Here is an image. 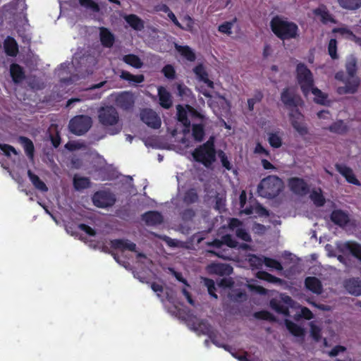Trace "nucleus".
<instances>
[{"label":"nucleus","instance_id":"1","mask_svg":"<svg viewBox=\"0 0 361 361\" xmlns=\"http://www.w3.org/2000/svg\"><path fill=\"white\" fill-rule=\"evenodd\" d=\"M281 101L287 109L291 110L289 117L293 128L300 135H307L308 129L306 125L299 122V120L303 118L302 114L298 109V107L303 103L300 96L295 93L293 88L286 87L281 93Z\"/></svg>","mask_w":361,"mask_h":361},{"label":"nucleus","instance_id":"2","mask_svg":"<svg viewBox=\"0 0 361 361\" xmlns=\"http://www.w3.org/2000/svg\"><path fill=\"white\" fill-rule=\"evenodd\" d=\"M270 27L272 32L283 41L295 39L299 36L297 24L281 16H275L271 18Z\"/></svg>","mask_w":361,"mask_h":361},{"label":"nucleus","instance_id":"3","mask_svg":"<svg viewBox=\"0 0 361 361\" xmlns=\"http://www.w3.org/2000/svg\"><path fill=\"white\" fill-rule=\"evenodd\" d=\"M346 73L348 75L345 85L338 87L336 92L338 94H355L360 85V79L356 75L357 71V59L354 55L347 57L345 64Z\"/></svg>","mask_w":361,"mask_h":361},{"label":"nucleus","instance_id":"4","mask_svg":"<svg viewBox=\"0 0 361 361\" xmlns=\"http://www.w3.org/2000/svg\"><path fill=\"white\" fill-rule=\"evenodd\" d=\"M284 183L281 178L274 175L264 178L257 185L259 196L267 199L276 197L283 190Z\"/></svg>","mask_w":361,"mask_h":361},{"label":"nucleus","instance_id":"5","mask_svg":"<svg viewBox=\"0 0 361 361\" xmlns=\"http://www.w3.org/2000/svg\"><path fill=\"white\" fill-rule=\"evenodd\" d=\"M215 140L211 136L207 142L197 146L192 152L193 159L205 167H209L216 159Z\"/></svg>","mask_w":361,"mask_h":361},{"label":"nucleus","instance_id":"6","mask_svg":"<svg viewBox=\"0 0 361 361\" xmlns=\"http://www.w3.org/2000/svg\"><path fill=\"white\" fill-rule=\"evenodd\" d=\"M296 80L304 95H307L314 85L313 74L303 63L296 66Z\"/></svg>","mask_w":361,"mask_h":361},{"label":"nucleus","instance_id":"7","mask_svg":"<svg viewBox=\"0 0 361 361\" xmlns=\"http://www.w3.org/2000/svg\"><path fill=\"white\" fill-rule=\"evenodd\" d=\"M92 126V120L90 116L78 115L71 119L68 128L73 134L80 136L86 133Z\"/></svg>","mask_w":361,"mask_h":361},{"label":"nucleus","instance_id":"8","mask_svg":"<svg viewBox=\"0 0 361 361\" xmlns=\"http://www.w3.org/2000/svg\"><path fill=\"white\" fill-rule=\"evenodd\" d=\"M98 119L104 126H114L119 121V114L116 108L112 106H106L99 110Z\"/></svg>","mask_w":361,"mask_h":361},{"label":"nucleus","instance_id":"9","mask_svg":"<svg viewBox=\"0 0 361 361\" xmlns=\"http://www.w3.org/2000/svg\"><path fill=\"white\" fill-rule=\"evenodd\" d=\"M92 200L93 204L98 208H106L113 206L116 198L114 193L109 190H99L95 192L92 197Z\"/></svg>","mask_w":361,"mask_h":361},{"label":"nucleus","instance_id":"10","mask_svg":"<svg viewBox=\"0 0 361 361\" xmlns=\"http://www.w3.org/2000/svg\"><path fill=\"white\" fill-rule=\"evenodd\" d=\"M288 186L290 190L296 195L305 196L310 192L307 183L302 178L292 177L288 179Z\"/></svg>","mask_w":361,"mask_h":361},{"label":"nucleus","instance_id":"11","mask_svg":"<svg viewBox=\"0 0 361 361\" xmlns=\"http://www.w3.org/2000/svg\"><path fill=\"white\" fill-rule=\"evenodd\" d=\"M140 119L147 126L153 129H158L161 125L160 117L151 109H142L140 112Z\"/></svg>","mask_w":361,"mask_h":361},{"label":"nucleus","instance_id":"12","mask_svg":"<svg viewBox=\"0 0 361 361\" xmlns=\"http://www.w3.org/2000/svg\"><path fill=\"white\" fill-rule=\"evenodd\" d=\"M115 102L118 108L127 111L133 108L135 99L130 92L124 91L116 96Z\"/></svg>","mask_w":361,"mask_h":361},{"label":"nucleus","instance_id":"13","mask_svg":"<svg viewBox=\"0 0 361 361\" xmlns=\"http://www.w3.org/2000/svg\"><path fill=\"white\" fill-rule=\"evenodd\" d=\"M207 271L210 274H216L221 276H229L233 272V267L227 264L211 263L207 266Z\"/></svg>","mask_w":361,"mask_h":361},{"label":"nucleus","instance_id":"14","mask_svg":"<svg viewBox=\"0 0 361 361\" xmlns=\"http://www.w3.org/2000/svg\"><path fill=\"white\" fill-rule=\"evenodd\" d=\"M335 167L336 171L345 178L348 183L357 186L361 185V183L357 180L351 168L340 164H336Z\"/></svg>","mask_w":361,"mask_h":361},{"label":"nucleus","instance_id":"15","mask_svg":"<svg viewBox=\"0 0 361 361\" xmlns=\"http://www.w3.org/2000/svg\"><path fill=\"white\" fill-rule=\"evenodd\" d=\"M335 167L336 171L345 178L348 183L357 186L361 185V183L357 180L351 168L340 164H336Z\"/></svg>","mask_w":361,"mask_h":361},{"label":"nucleus","instance_id":"16","mask_svg":"<svg viewBox=\"0 0 361 361\" xmlns=\"http://www.w3.org/2000/svg\"><path fill=\"white\" fill-rule=\"evenodd\" d=\"M343 253L349 252L361 262V245L355 241H347L341 246Z\"/></svg>","mask_w":361,"mask_h":361},{"label":"nucleus","instance_id":"17","mask_svg":"<svg viewBox=\"0 0 361 361\" xmlns=\"http://www.w3.org/2000/svg\"><path fill=\"white\" fill-rule=\"evenodd\" d=\"M111 247L121 251H136V244L128 239H114L110 241Z\"/></svg>","mask_w":361,"mask_h":361},{"label":"nucleus","instance_id":"18","mask_svg":"<svg viewBox=\"0 0 361 361\" xmlns=\"http://www.w3.org/2000/svg\"><path fill=\"white\" fill-rule=\"evenodd\" d=\"M99 30V39L102 45L106 48H111L115 42L114 35L106 27H100Z\"/></svg>","mask_w":361,"mask_h":361},{"label":"nucleus","instance_id":"19","mask_svg":"<svg viewBox=\"0 0 361 361\" xmlns=\"http://www.w3.org/2000/svg\"><path fill=\"white\" fill-rule=\"evenodd\" d=\"M346 290L355 296L361 295V280L359 278H351L344 281Z\"/></svg>","mask_w":361,"mask_h":361},{"label":"nucleus","instance_id":"20","mask_svg":"<svg viewBox=\"0 0 361 361\" xmlns=\"http://www.w3.org/2000/svg\"><path fill=\"white\" fill-rule=\"evenodd\" d=\"M142 219L148 226H156L163 222L161 214L157 211H149L142 215Z\"/></svg>","mask_w":361,"mask_h":361},{"label":"nucleus","instance_id":"21","mask_svg":"<svg viewBox=\"0 0 361 361\" xmlns=\"http://www.w3.org/2000/svg\"><path fill=\"white\" fill-rule=\"evenodd\" d=\"M158 96L159 104L162 108L169 109L172 106L171 94L164 87L161 86L158 88Z\"/></svg>","mask_w":361,"mask_h":361},{"label":"nucleus","instance_id":"22","mask_svg":"<svg viewBox=\"0 0 361 361\" xmlns=\"http://www.w3.org/2000/svg\"><path fill=\"white\" fill-rule=\"evenodd\" d=\"M10 75L15 84H19L25 79V73L22 66L18 63L10 66Z\"/></svg>","mask_w":361,"mask_h":361},{"label":"nucleus","instance_id":"23","mask_svg":"<svg viewBox=\"0 0 361 361\" xmlns=\"http://www.w3.org/2000/svg\"><path fill=\"white\" fill-rule=\"evenodd\" d=\"M193 72L195 74L197 78L200 81L203 82L204 83L207 84V85L210 88L214 87V82H213V81H212L211 80L209 79L208 73L207 72L203 64L200 63V64L197 65L193 68Z\"/></svg>","mask_w":361,"mask_h":361},{"label":"nucleus","instance_id":"24","mask_svg":"<svg viewBox=\"0 0 361 361\" xmlns=\"http://www.w3.org/2000/svg\"><path fill=\"white\" fill-rule=\"evenodd\" d=\"M305 286L307 289L310 290L317 295L321 294L323 290L322 282L315 276H308L305 279Z\"/></svg>","mask_w":361,"mask_h":361},{"label":"nucleus","instance_id":"25","mask_svg":"<svg viewBox=\"0 0 361 361\" xmlns=\"http://www.w3.org/2000/svg\"><path fill=\"white\" fill-rule=\"evenodd\" d=\"M333 223L341 227H343L349 222V217L346 213L341 209L334 210L330 216Z\"/></svg>","mask_w":361,"mask_h":361},{"label":"nucleus","instance_id":"26","mask_svg":"<svg viewBox=\"0 0 361 361\" xmlns=\"http://www.w3.org/2000/svg\"><path fill=\"white\" fill-rule=\"evenodd\" d=\"M194 331L207 335L208 336L214 331L211 324L205 319H196V322L193 323Z\"/></svg>","mask_w":361,"mask_h":361},{"label":"nucleus","instance_id":"27","mask_svg":"<svg viewBox=\"0 0 361 361\" xmlns=\"http://www.w3.org/2000/svg\"><path fill=\"white\" fill-rule=\"evenodd\" d=\"M313 13L316 16L320 18V20L323 24H327L328 23H336L335 19L332 17L326 7L324 5L314 9Z\"/></svg>","mask_w":361,"mask_h":361},{"label":"nucleus","instance_id":"28","mask_svg":"<svg viewBox=\"0 0 361 361\" xmlns=\"http://www.w3.org/2000/svg\"><path fill=\"white\" fill-rule=\"evenodd\" d=\"M4 50L9 56H16L18 52V45L16 39L11 37H8L4 41Z\"/></svg>","mask_w":361,"mask_h":361},{"label":"nucleus","instance_id":"29","mask_svg":"<svg viewBox=\"0 0 361 361\" xmlns=\"http://www.w3.org/2000/svg\"><path fill=\"white\" fill-rule=\"evenodd\" d=\"M27 176L37 190L43 192L48 191V187L44 182L42 181L39 176L35 174L31 170L27 171Z\"/></svg>","mask_w":361,"mask_h":361},{"label":"nucleus","instance_id":"30","mask_svg":"<svg viewBox=\"0 0 361 361\" xmlns=\"http://www.w3.org/2000/svg\"><path fill=\"white\" fill-rule=\"evenodd\" d=\"M18 140L19 142L23 147L26 155L30 159H33L35 153V147L32 141L25 136H20Z\"/></svg>","mask_w":361,"mask_h":361},{"label":"nucleus","instance_id":"31","mask_svg":"<svg viewBox=\"0 0 361 361\" xmlns=\"http://www.w3.org/2000/svg\"><path fill=\"white\" fill-rule=\"evenodd\" d=\"M122 61L125 63L137 69L141 68L143 66V62L142 60L138 56L134 54L124 55L122 57Z\"/></svg>","mask_w":361,"mask_h":361},{"label":"nucleus","instance_id":"32","mask_svg":"<svg viewBox=\"0 0 361 361\" xmlns=\"http://www.w3.org/2000/svg\"><path fill=\"white\" fill-rule=\"evenodd\" d=\"M129 25L135 30L140 31L144 28V22L135 14H130L125 18Z\"/></svg>","mask_w":361,"mask_h":361},{"label":"nucleus","instance_id":"33","mask_svg":"<svg viewBox=\"0 0 361 361\" xmlns=\"http://www.w3.org/2000/svg\"><path fill=\"white\" fill-rule=\"evenodd\" d=\"M120 78L122 80H127L129 82L134 84H140L145 80V77L143 75H133L127 71H121Z\"/></svg>","mask_w":361,"mask_h":361},{"label":"nucleus","instance_id":"34","mask_svg":"<svg viewBox=\"0 0 361 361\" xmlns=\"http://www.w3.org/2000/svg\"><path fill=\"white\" fill-rule=\"evenodd\" d=\"M175 47L176 50L188 61L192 62L196 59L195 54L190 47L187 45L180 46L176 44Z\"/></svg>","mask_w":361,"mask_h":361},{"label":"nucleus","instance_id":"35","mask_svg":"<svg viewBox=\"0 0 361 361\" xmlns=\"http://www.w3.org/2000/svg\"><path fill=\"white\" fill-rule=\"evenodd\" d=\"M177 118L186 128L190 126V121L188 118L187 110L180 104L177 105Z\"/></svg>","mask_w":361,"mask_h":361},{"label":"nucleus","instance_id":"36","mask_svg":"<svg viewBox=\"0 0 361 361\" xmlns=\"http://www.w3.org/2000/svg\"><path fill=\"white\" fill-rule=\"evenodd\" d=\"M286 326L291 334L296 337L303 336L305 335V330L300 326L294 323L292 321L286 319L285 321Z\"/></svg>","mask_w":361,"mask_h":361},{"label":"nucleus","instance_id":"37","mask_svg":"<svg viewBox=\"0 0 361 361\" xmlns=\"http://www.w3.org/2000/svg\"><path fill=\"white\" fill-rule=\"evenodd\" d=\"M327 129L331 133L343 135L348 131V128L343 120H338L329 126Z\"/></svg>","mask_w":361,"mask_h":361},{"label":"nucleus","instance_id":"38","mask_svg":"<svg viewBox=\"0 0 361 361\" xmlns=\"http://www.w3.org/2000/svg\"><path fill=\"white\" fill-rule=\"evenodd\" d=\"M310 198L317 207H322L326 202L320 188H319L318 190H312L310 192Z\"/></svg>","mask_w":361,"mask_h":361},{"label":"nucleus","instance_id":"39","mask_svg":"<svg viewBox=\"0 0 361 361\" xmlns=\"http://www.w3.org/2000/svg\"><path fill=\"white\" fill-rule=\"evenodd\" d=\"M340 6L347 10L355 11L361 7V0H338Z\"/></svg>","mask_w":361,"mask_h":361},{"label":"nucleus","instance_id":"40","mask_svg":"<svg viewBox=\"0 0 361 361\" xmlns=\"http://www.w3.org/2000/svg\"><path fill=\"white\" fill-rule=\"evenodd\" d=\"M205 135L202 124H193L192 126V135L196 142H202Z\"/></svg>","mask_w":361,"mask_h":361},{"label":"nucleus","instance_id":"41","mask_svg":"<svg viewBox=\"0 0 361 361\" xmlns=\"http://www.w3.org/2000/svg\"><path fill=\"white\" fill-rule=\"evenodd\" d=\"M270 307L277 313L283 314L286 316L289 314L288 307L285 306L281 303V301H279L276 299L273 298L270 300Z\"/></svg>","mask_w":361,"mask_h":361},{"label":"nucleus","instance_id":"42","mask_svg":"<svg viewBox=\"0 0 361 361\" xmlns=\"http://www.w3.org/2000/svg\"><path fill=\"white\" fill-rule=\"evenodd\" d=\"M73 186L76 190L86 189L90 186V180L86 177H74Z\"/></svg>","mask_w":361,"mask_h":361},{"label":"nucleus","instance_id":"43","mask_svg":"<svg viewBox=\"0 0 361 361\" xmlns=\"http://www.w3.org/2000/svg\"><path fill=\"white\" fill-rule=\"evenodd\" d=\"M199 197L194 188L187 190L183 197V202L187 204H191L198 201Z\"/></svg>","mask_w":361,"mask_h":361},{"label":"nucleus","instance_id":"44","mask_svg":"<svg viewBox=\"0 0 361 361\" xmlns=\"http://www.w3.org/2000/svg\"><path fill=\"white\" fill-rule=\"evenodd\" d=\"M223 348L226 351L229 352L231 355L239 361H250L247 357V353L244 351L242 354H240L235 349L233 348L230 345H224Z\"/></svg>","mask_w":361,"mask_h":361},{"label":"nucleus","instance_id":"45","mask_svg":"<svg viewBox=\"0 0 361 361\" xmlns=\"http://www.w3.org/2000/svg\"><path fill=\"white\" fill-rule=\"evenodd\" d=\"M268 142L273 148H279L282 146V139L276 133L268 134Z\"/></svg>","mask_w":361,"mask_h":361},{"label":"nucleus","instance_id":"46","mask_svg":"<svg viewBox=\"0 0 361 361\" xmlns=\"http://www.w3.org/2000/svg\"><path fill=\"white\" fill-rule=\"evenodd\" d=\"M310 92L315 96L314 101L317 104H324L327 99V94L324 93L319 89L315 87H312Z\"/></svg>","mask_w":361,"mask_h":361},{"label":"nucleus","instance_id":"47","mask_svg":"<svg viewBox=\"0 0 361 361\" xmlns=\"http://www.w3.org/2000/svg\"><path fill=\"white\" fill-rule=\"evenodd\" d=\"M255 318L262 320H266L271 322L276 321L275 316L267 310H261L254 314Z\"/></svg>","mask_w":361,"mask_h":361},{"label":"nucleus","instance_id":"48","mask_svg":"<svg viewBox=\"0 0 361 361\" xmlns=\"http://www.w3.org/2000/svg\"><path fill=\"white\" fill-rule=\"evenodd\" d=\"M235 21L236 18H235L233 21H226L219 25L218 27L219 32L230 35L232 33L231 30Z\"/></svg>","mask_w":361,"mask_h":361},{"label":"nucleus","instance_id":"49","mask_svg":"<svg viewBox=\"0 0 361 361\" xmlns=\"http://www.w3.org/2000/svg\"><path fill=\"white\" fill-rule=\"evenodd\" d=\"M257 277L259 279L267 281L270 283H276L280 279L276 276L265 271H259L257 273Z\"/></svg>","mask_w":361,"mask_h":361},{"label":"nucleus","instance_id":"50","mask_svg":"<svg viewBox=\"0 0 361 361\" xmlns=\"http://www.w3.org/2000/svg\"><path fill=\"white\" fill-rule=\"evenodd\" d=\"M81 6L92 10L93 12L97 13L100 8L99 5L93 0H78Z\"/></svg>","mask_w":361,"mask_h":361},{"label":"nucleus","instance_id":"51","mask_svg":"<svg viewBox=\"0 0 361 361\" xmlns=\"http://www.w3.org/2000/svg\"><path fill=\"white\" fill-rule=\"evenodd\" d=\"M264 264L266 267L275 269L276 270L281 271L283 269L281 264L276 259L265 257H264Z\"/></svg>","mask_w":361,"mask_h":361},{"label":"nucleus","instance_id":"52","mask_svg":"<svg viewBox=\"0 0 361 361\" xmlns=\"http://www.w3.org/2000/svg\"><path fill=\"white\" fill-rule=\"evenodd\" d=\"M328 53L332 59H337V41L336 39H331L328 44Z\"/></svg>","mask_w":361,"mask_h":361},{"label":"nucleus","instance_id":"53","mask_svg":"<svg viewBox=\"0 0 361 361\" xmlns=\"http://www.w3.org/2000/svg\"><path fill=\"white\" fill-rule=\"evenodd\" d=\"M161 72L167 79L173 80L176 78V70L174 67L171 64L164 66L161 70Z\"/></svg>","mask_w":361,"mask_h":361},{"label":"nucleus","instance_id":"54","mask_svg":"<svg viewBox=\"0 0 361 361\" xmlns=\"http://www.w3.org/2000/svg\"><path fill=\"white\" fill-rule=\"evenodd\" d=\"M264 257H265V256L252 255L250 257L249 262L252 267L260 269L264 263Z\"/></svg>","mask_w":361,"mask_h":361},{"label":"nucleus","instance_id":"55","mask_svg":"<svg viewBox=\"0 0 361 361\" xmlns=\"http://www.w3.org/2000/svg\"><path fill=\"white\" fill-rule=\"evenodd\" d=\"M204 286L207 288L209 294L214 298L217 299L218 296L216 294V287L214 280L208 278H204Z\"/></svg>","mask_w":361,"mask_h":361},{"label":"nucleus","instance_id":"56","mask_svg":"<svg viewBox=\"0 0 361 361\" xmlns=\"http://www.w3.org/2000/svg\"><path fill=\"white\" fill-rule=\"evenodd\" d=\"M236 236L242 240L247 243L252 242V238L250 233L243 228H238L235 231Z\"/></svg>","mask_w":361,"mask_h":361},{"label":"nucleus","instance_id":"57","mask_svg":"<svg viewBox=\"0 0 361 361\" xmlns=\"http://www.w3.org/2000/svg\"><path fill=\"white\" fill-rule=\"evenodd\" d=\"M221 238L224 242V245H226L231 248L237 247L238 242L232 237L231 235L226 234L223 235Z\"/></svg>","mask_w":361,"mask_h":361},{"label":"nucleus","instance_id":"58","mask_svg":"<svg viewBox=\"0 0 361 361\" xmlns=\"http://www.w3.org/2000/svg\"><path fill=\"white\" fill-rule=\"evenodd\" d=\"M0 149L6 157H10L11 153L14 154H18L16 149L13 146L8 144L0 143Z\"/></svg>","mask_w":361,"mask_h":361},{"label":"nucleus","instance_id":"59","mask_svg":"<svg viewBox=\"0 0 361 361\" xmlns=\"http://www.w3.org/2000/svg\"><path fill=\"white\" fill-rule=\"evenodd\" d=\"M310 334L312 338L316 342L319 341L322 338L321 329L318 326L312 324L310 329Z\"/></svg>","mask_w":361,"mask_h":361},{"label":"nucleus","instance_id":"60","mask_svg":"<svg viewBox=\"0 0 361 361\" xmlns=\"http://www.w3.org/2000/svg\"><path fill=\"white\" fill-rule=\"evenodd\" d=\"M219 157L221 159L222 166L227 170L230 171L232 169V164L228 159L226 154L223 151H219Z\"/></svg>","mask_w":361,"mask_h":361},{"label":"nucleus","instance_id":"61","mask_svg":"<svg viewBox=\"0 0 361 361\" xmlns=\"http://www.w3.org/2000/svg\"><path fill=\"white\" fill-rule=\"evenodd\" d=\"M333 32H340L341 34H348V35H350L352 36H353V37L355 38V42L360 44H361V38L360 37H357L351 30L347 29V28H344V27H340V28H334L333 30Z\"/></svg>","mask_w":361,"mask_h":361},{"label":"nucleus","instance_id":"62","mask_svg":"<svg viewBox=\"0 0 361 361\" xmlns=\"http://www.w3.org/2000/svg\"><path fill=\"white\" fill-rule=\"evenodd\" d=\"M346 350L345 346L337 345L334 346L329 352V355L331 357L337 356L340 353H343Z\"/></svg>","mask_w":361,"mask_h":361},{"label":"nucleus","instance_id":"63","mask_svg":"<svg viewBox=\"0 0 361 361\" xmlns=\"http://www.w3.org/2000/svg\"><path fill=\"white\" fill-rule=\"evenodd\" d=\"M78 228L80 230L84 231L85 233H87L90 236H95L96 235V231L94 229H93L90 226L85 224H80L78 225Z\"/></svg>","mask_w":361,"mask_h":361},{"label":"nucleus","instance_id":"64","mask_svg":"<svg viewBox=\"0 0 361 361\" xmlns=\"http://www.w3.org/2000/svg\"><path fill=\"white\" fill-rule=\"evenodd\" d=\"M299 316L307 320H310L314 317V314L312 311L306 307H302L301 308Z\"/></svg>","mask_w":361,"mask_h":361}]
</instances>
